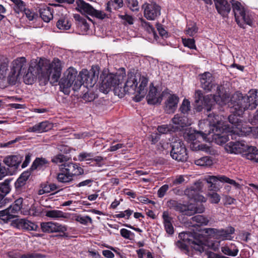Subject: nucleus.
I'll use <instances>...</instances> for the list:
<instances>
[{"instance_id":"obj_1","label":"nucleus","mask_w":258,"mask_h":258,"mask_svg":"<svg viewBox=\"0 0 258 258\" xmlns=\"http://www.w3.org/2000/svg\"><path fill=\"white\" fill-rule=\"evenodd\" d=\"M221 87H217V94L212 97V99L220 105L228 103L232 114H235V117H240L243 113L248 109L252 110L258 106V91L250 90L247 95H243L239 91L235 92L228 101V93H222Z\"/></svg>"},{"instance_id":"obj_2","label":"nucleus","mask_w":258,"mask_h":258,"mask_svg":"<svg viewBox=\"0 0 258 258\" xmlns=\"http://www.w3.org/2000/svg\"><path fill=\"white\" fill-rule=\"evenodd\" d=\"M218 13L223 17H227L231 6L237 24L241 28L244 24L251 26L253 17L251 13L247 11L241 4L235 0H214Z\"/></svg>"},{"instance_id":"obj_3","label":"nucleus","mask_w":258,"mask_h":258,"mask_svg":"<svg viewBox=\"0 0 258 258\" xmlns=\"http://www.w3.org/2000/svg\"><path fill=\"white\" fill-rule=\"evenodd\" d=\"M39 69L40 73L38 75L39 84L44 86L48 81L52 84L57 83L60 78L62 66L60 60L58 58H54L51 63H43L42 67L40 64L37 67V71Z\"/></svg>"},{"instance_id":"obj_4","label":"nucleus","mask_w":258,"mask_h":258,"mask_svg":"<svg viewBox=\"0 0 258 258\" xmlns=\"http://www.w3.org/2000/svg\"><path fill=\"white\" fill-rule=\"evenodd\" d=\"M210 130L201 129L200 131H193L189 132L186 135L187 141L192 144L191 148L192 150H201L206 153L214 155L215 151L212 148L205 144H200V143L204 141L208 136H210Z\"/></svg>"},{"instance_id":"obj_5","label":"nucleus","mask_w":258,"mask_h":258,"mask_svg":"<svg viewBox=\"0 0 258 258\" xmlns=\"http://www.w3.org/2000/svg\"><path fill=\"white\" fill-rule=\"evenodd\" d=\"M228 120L231 124L230 136L232 139L235 135H238L239 137L246 136L252 132L258 138V127H255L252 129L246 123L242 122L238 117H236L235 114L229 115Z\"/></svg>"},{"instance_id":"obj_6","label":"nucleus","mask_w":258,"mask_h":258,"mask_svg":"<svg viewBox=\"0 0 258 258\" xmlns=\"http://www.w3.org/2000/svg\"><path fill=\"white\" fill-rule=\"evenodd\" d=\"M99 70L97 67H93L88 71L83 70L78 76L77 80L74 86V90H78L82 85L86 87H92L96 83L99 75Z\"/></svg>"},{"instance_id":"obj_7","label":"nucleus","mask_w":258,"mask_h":258,"mask_svg":"<svg viewBox=\"0 0 258 258\" xmlns=\"http://www.w3.org/2000/svg\"><path fill=\"white\" fill-rule=\"evenodd\" d=\"M206 109L207 119L206 120L200 121L199 124L200 128L202 130H210V134L212 133V131L214 132L215 130L216 132H218V130L220 131L223 130V122L221 116L214 112L209 113L212 109V106H207Z\"/></svg>"},{"instance_id":"obj_8","label":"nucleus","mask_w":258,"mask_h":258,"mask_svg":"<svg viewBox=\"0 0 258 258\" xmlns=\"http://www.w3.org/2000/svg\"><path fill=\"white\" fill-rule=\"evenodd\" d=\"M77 71L73 67L68 68L63 74L62 78L59 81V85L60 91H62L65 94H69L70 93V88L74 86L75 82L77 80Z\"/></svg>"},{"instance_id":"obj_9","label":"nucleus","mask_w":258,"mask_h":258,"mask_svg":"<svg viewBox=\"0 0 258 258\" xmlns=\"http://www.w3.org/2000/svg\"><path fill=\"white\" fill-rule=\"evenodd\" d=\"M26 68V61L24 57L14 60L11 66V71L8 77V81L10 85L16 84L19 77L22 75Z\"/></svg>"},{"instance_id":"obj_10","label":"nucleus","mask_w":258,"mask_h":258,"mask_svg":"<svg viewBox=\"0 0 258 258\" xmlns=\"http://www.w3.org/2000/svg\"><path fill=\"white\" fill-rule=\"evenodd\" d=\"M76 4V10L83 14L94 16L100 19H103L107 17V15L103 11L95 9L91 5L83 0H77Z\"/></svg>"},{"instance_id":"obj_11","label":"nucleus","mask_w":258,"mask_h":258,"mask_svg":"<svg viewBox=\"0 0 258 258\" xmlns=\"http://www.w3.org/2000/svg\"><path fill=\"white\" fill-rule=\"evenodd\" d=\"M172 149L170 151L171 157L178 161L184 162L188 158L186 149L183 142L180 140L173 142L172 144Z\"/></svg>"},{"instance_id":"obj_12","label":"nucleus","mask_w":258,"mask_h":258,"mask_svg":"<svg viewBox=\"0 0 258 258\" xmlns=\"http://www.w3.org/2000/svg\"><path fill=\"white\" fill-rule=\"evenodd\" d=\"M203 187L202 182L201 181H197L195 183L185 189L184 195L190 200H193L196 202L205 203L206 199L200 194Z\"/></svg>"},{"instance_id":"obj_13","label":"nucleus","mask_w":258,"mask_h":258,"mask_svg":"<svg viewBox=\"0 0 258 258\" xmlns=\"http://www.w3.org/2000/svg\"><path fill=\"white\" fill-rule=\"evenodd\" d=\"M23 199L16 200L14 204L7 209L0 211V219L7 223L11 219L15 217V214L18 213L22 206Z\"/></svg>"},{"instance_id":"obj_14","label":"nucleus","mask_w":258,"mask_h":258,"mask_svg":"<svg viewBox=\"0 0 258 258\" xmlns=\"http://www.w3.org/2000/svg\"><path fill=\"white\" fill-rule=\"evenodd\" d=\"M142 8L144 9V17L148 20H155L161 15V7L156 3H145Z\"/></svg>"},{"instance_id":"obj_15","label":"nucleus","mask_w":258,"mask_h":258,"mask_svg":"<svg viewBox=\"0 0 258 258\" xmlns=\"http://www.w3.org/2000/svg\"><path fill=\"white\" fill-rule=\"evenodd\" d=\"M235 229L231 227H228L225 229L209 228L206 232L210 235H213L215 238L219 240H231V235L234 233Z\"/></svg>"},{"instance_id":"obj_16","label":"nucleus","mask_w":258,"mask_h":258,"mask_svg":"<svg viewBox=\"0 0 258 258\" xmlns=\"http://www.w3.org/2000/svg\"><path fill=\"white\" fill-rule=\"evenodd\" d=\"M206 180L210 184L209 186V190L213 191H218L219 190V187L216 184V182L218 181L221 182L228 183L235 186L238 185V184L234 180L230 179L225 175L208 176L206 178Z\"/></svg>"},{"instance_id":"obj_17","label":"nucleus","mask_w":258,"mask_h":258,"mask_svg":"<svg viewBox=\"0 0 258 258\" xmlns=\"http://www.w3.org/2000/svg\"><path fill=\"white\" fill-rule=\"evenodd\" d=\"M127 80L123 87V92L125 94L138 95V80L139 75L134 73H130L127 75ZM136 101V97H135Z\"/></svg>"},{"instance_id":"obj_18","label":"nucleus","mask_w":258,"mask_h":258,"mask_svg":"<svg viewBox=\"0 0 258 258\" xmlns=\"http://www.w3.org/2000/svg\"><path fill=\"white\" fill-rule=\"evenodd\" d=\"M119 84V80L118 76L113 74H109L103 80L100 89L103 90L104 93H107L111 87H116Z\"/></svg>"},{"instance_id":"obj_19","label":"nucleus","mask_w":258,"mask_h":258,"mask_svg":"<svg viewBox=\"0 0 258 258\" xmlns=\"http://www.w3.org/2000/svg\"><path fill=\"white\" fill-rule=\"evenodd\" d=\"M41 228L42 231L45 233L64 232L67 230L64 226L52 222L41 223Z\"/></svg>"},{"instance_id":"obj_20","label":"nucleus","mask_w":258,"mask_h":258,"mask_svg":"<svg viewBox=\"0 0 258 258\" xmlns=\"http://www.w3.org/2000/svg\"><path fill=\"white\" fill-rule=\"evenodd\" d=\"M60 167L73 178L74 176L81 175L84 173L83 169L77 163H65L61 164Z\"/></svg>"},{"instance_id":"obj_21","label":"nucleus","mask_w":258,"mask_h":258,"mask_svg":"<svg viewBox=\"0 0 258 258\" xmlns=\"http://www.w3.org/2000/svg\"><path fill=\"white\" fill-rule=\"evenodd\" d=\"M189 234L184 235V238L187 240L188 244L190 246V252L192 255L195 254H201L204 251L203 243L202 241L190 238Z\"/></svg>"},{"instance_id":"obj_22","label":"nucleus","mask_w":258,"mask_h":258,"mask_svg":"<svg viewBox=\"0 0 258 258\" xmlns=\"http://www.w3.org/2000/svg\"><path fill=\"white\" fill-rule=\"evenodd\" d=\"M172 122L175 125L174 127L175 128V131L180 130L191 124L190 121L189 120L187 116L182 114H175L172 119Z\"/></svg>"},{"instance_id":"obj_23","label":"nucleus","mask_w":258,"mask_h":258,"mask_svg":"<svg viewBox=\"0 0 258 258\" xmlns=\"http://www.w3.org/2000/svg\"><path fill=\"white\" fill-rule=\"evenodd\" d=\"M245 142L244 141H237L236 142H230L225 146L226 150L233 154H241L243 153L244 145Z\"/></svg>"},{"instance_id":"obj_24","label":"nucleus","mask_w":258,"mask_h":258,"mask_svg":"<svg viewBox=\"0 0 258 258\" xmlns=\"http://www.w3.org/2000/svg\"><path fill=\"white\" fill-rule=\"evenodd\" d=\"M209 96L204 97L202 91L197 90L195 92V103L197 106V109L198 111H201L204 106H212V104L210 103Z\"/></svg>"},{"instance_id":"obj_25","label":"nucleus","mask_w":258,"mask_h":258,"mask_svg":"<svg viewBox=\"0 0 258 258\" xmlns=\"http://www.w3.org/2000/svg\"><path fill=\"white\" fill-rule=\"evenodd\" d=\"M201 87L207 91H211L215 86L213 83V78L211 73L206 72L200 75Z\"/></svg>"},{"instance_id":"obj_26","label":"nucleus","mask_w":258,"mask_h":258,"mask_svg":"<svg viewBox=\"0 0 258 258\" xmlns=\"http://www.w3.org/2000/svg\"><path fill=\"white\" fill-rule=\"evenodd\" d=\"M167 206L171 210H173L180 213L184 214L185 215L188 208V205L182 204L173 199L170 200L167 202Z\"/></svg>"},{"instance_id":"obj_27","label":"nucleus","mask_w":258,"mask_h":258,"mask_svg":"<svg viewBox=\"0 0 258 258\" xmlns=\"http://www.w3.org/2000/svg\"><path fill=\"white\" fill-rule=\"evenodd\" d=\"M163 224L165 230L169 235H172L174 232V227L172 224L173 218L169 215L167 211H164L162 213Z\"/></svg>"},{"instance_id":"obj_28","label":"nucleus","mask_w":258,"mask_h":258,"mask_svg":"<svg viewBox=\"0 0 258 258\" xmlns=\"http://www.w3.org/2000/svg\"><path fill=\"white\" fill-rule=\"evenodd\" d=\"M15 223L17 228L25 230L36 231L38 228L35 223L26 219H18Z\"/></svg>"},{"instance_id":"obj_29","label":"nucleus","mask_w":258,"mask_h":258,"mask_svg":"<svg viewBox=\"0 0 258 258\" xmlns=\"http://www.w3.org/2000/svg\"><path fill=\"white\" fill-rule=\"evenodd\" d=\"M148 103L150 104H155L160 103L162 100V96L158 89L154 86L150 87L149 93L147 95Z\"/></svg>"},{"instance_id":"obj_30","label":"nucleus","mask_w":258,"mask_h":258,"mask_svg":"<svg viewBox=\"0 0 258 258\" xmlns=\"http://www.w3.org/2000/svg\"><path fill=\"white\" fill-rule=\"evenodd\" d=\"M178 101L179 98L176 95H170L165 103V111L166 113H173L177 108Z\"/></svg>"},{"instance_id":"obj_31","label":"nucleus","mask_w":258,"mask_h":258,"mask_svg":"<svg viewBox=\"0 0 258 258\" xmlns=\"http://www.w3.org/2000/svg\"><path fill=\"white\" fill-rule=\"evenodd\" d=\"M140 82V85L138 88V95L136 96V101H140L146 93V86L147 85L148 80L147 78L144 76H139V78Z\"/></svg>"},{"instance_id":"obj_32","label":"nucleus","mask_w":258,"mask_h":258,"mask_svg":"<svg viewBox=\"0 0 258 258\" xmlns=\"http://www.w3.org/2000/svg\"><path fill=\"white\" fill-rule=\"evenodd\" d=\"M37 69L30 66L29 67L27 71L24 72L23 80L26 84H32L36 80L37 77Z\"/></svg>"},{"instance_id":"obj_33","label":"nucleus","mask_w":258,"mask_h":258,"mask_svg":"<svg viewBox=\"0 0 258 258\" xmlns=\"http://www.w3.org/2000/svg\"><path fill=\"white\" fill-rule=\"evenodd\" d=\"M22 160L23 157L20 155H12L5 157L4 162L9 167L17 168Z\"/></svg>"},{"instance_id":"obj_34","label":"nucleus","mask_w":258,"mask_h":258,"mask_svg":"<svg viewBox=\"0 0 258 258\" xmlns=\"http://www.w3.org/2000/svg\"><path fill=\"white\" fill-rule=\"evenodd\" d=\"M49 161L45 158L37 157L33 162L30 170L34 171L35 170H41L48 166Z\"/></svg>"},{"instance_id":"obj_35","label":"nucleus","mask_w":258,"mask_h":258,"mask_svg":"<svg viewBox=\"0 0 258 258\" xmlns=\"http://www.w3.org/2000/svg\"><path fill=\"white\" fill-rule=\"evenodd\" d=\"M222 130L220 131L218 130V132H216V130H215L214 132L212 131V133L211 134H212L211 135L212 139L213 140H214L218 145H223L225 143H226L228 140H229V135H226L224 133H222V134H219L221 132Z\"/></svg>"},{"instance_id":"obj_36","label":"nucleus","mask_w":258,"mask_h":258,"mask_svg":"<svg viewBox=\"0 0 258 258\" xmlns=\"http://www.w3.org/2000/svg\"><path fill=\"white\" fill-rule=\"evenodd\" d=\"M242 155L246 159L253 160L258 154V149L256 147L252 146H249L246 142L244 145L243 153Z\"/></svg>"},{"instance_id":"obj_37","label":"nucleus","mask_w":258,"mask_h":258,"mask_svg":"<svg viewBox=\"0 0 258 258\" xmlns=\"http://www.w3.org/2000/svg\"><path fill=\"white\" fill-rule=\"evenodd\" d=\"M50 128L51 125L48 121H43L30 127L29 131L34 133H42L47 132Z\"/></svg>"},{"instance_id":"obj_38","label":"nucleus","mask_w":258,"mask_h":258,"mask_svg":"<svg viewBox=\"0 0 258 258\" xmlns=\"http://www.w3.org/2000/svg\"><path fill=\"white\" fill-rule=\"evenodd\" d=\"M205 208L202 204H189L187 212L186 213L187 216H191L196 213H202L205 211Z\"/></svg>"},{"instance_id":"obj_39","label":"nucleus","mask_w":258,"mask_h":258,"mask_svg":"<svg viewBox=\"0 0 258 258\" xmlns=\"http://www.w3.org/2000/svg\"><path fill=\"white\" fill-rule=\"evenodd\" d=\"M190 220L191 223L193 224V226L194 227L196 226H206L209 222V220L207 217L201 215H197L192 217Z\"/></svg>"},{"instance_id":"obj_40","label":"nucleus","mask_w":258,"mask_h":258,"mask_svg":"<svg viewBox=\"0 0 258 258\" xmlns=\"http://www.w3.org/2000/svg\"><path fill=\"white\" fill-rule=\"evenodd\" d=\"M60 172L57 174L56 179L58 182L67 184L71 182L73 178L60 167Z\"/></svg>"},{"instance_id":"obj_41","label":"nucleus","mask_w":258,"mask_h":258,"mask_svg":"<svg viewBox=\"0 0 258 258\" xmlns=\"http://www.w3.org/2000/svg\"><path fill=\"white\" fill-rule=\"evenodd\" d=\"M222 252L225 255L235 256L237 255L239 250L234 244L225 245L221 247Z\"/></svg>"},{"instance_id":"obj_42","label":"nucleus","mask_w":258,"mask_h":258,"mask_svg":"<svg viewBox=\"0 0 258 258\" xmlns=\"http://www.w3.org/2000/svg\"><path fill=\"white\" fill-rule=\"evenodd\" d=\"M74 17L78 22V26L83 32H86L89 29L90 26L86 18L79 14L74 15Z\"/></svg>"},{"instance_id":"obj_43","label":"nucleus","mask_w":258,"mask_h":258,"mask_svg":"<svg viewBox=\"0 0 258 258\" xmlns=\"http://www.w3.org/2000/svg\"><path fill=\"white\" fill-rule=\"evenodd\" d=\"M30 175L31 173L29 171L23 172L15 182V188L18 189L24 186Z\"/></svg>"},{"instance_id":"obj_44","label":"nucleus","mask_w":258,"mask_h":258,"mask_svg":"<svg viewBox=\"0 0 258 258\" xmlns=\"http://www.w3.org/2000/svg\"><path fill=\"white\" fill-rule=\"evenodd\" d=\"M39 13L40 17L45 22H49L53 18L51 8L50 7L40 8Z\"/></svg>"},{"instance_id":"obj_45","label":"nucleus","mask_w":258,"mask_h":258,"mask_svg":"<svg viewBox=\"0 0 258 258\" xmlns=\"http://www.w3.org/2000/svg\"><path fill=\"white\" fill-rule=\"evenodd\" d=\"M183 241H177L176 243L177 246L180 248L181 250L184 251L185 254L188 256H192V253L190 252V246L187 245L186 243L188 244V241L184 238V235L189 234L188 233H183Z\"/></svg>"},{"instance_id":"obj_46","label":"nucleus","mask_w":258,"mask_h":258,"mask_svg":"<svg viewBox=\"0 0 258 258\" xmlns=\"http://www.w3.org/2000/svg\"><path fill=\"white\" fill-rule=\"evenodd\" d=\"M45 216L47 217L54 219H57L60 218H66L67 217V213L57 210L46 211L45 212Z\"/></svg>"},{"instance_id":"obj_47","label":"nucleus","mask_w":258,"mask_h":258,"mask_svg":"<svg viewBox=\"0 0 258 258\" xmlns=\"http://www.w3.org/2000/svg\"><path fill=\"white\" fill-rule=\"evenodd\" d=\"M198 31V28L195 23L192 21H189L187 23L186 29L185 30L186 34L193 36Z\"/></svg>"},{"instance_id":"obj_48","label":"nucleus","mask_w":258,"mask_h":258,"mask_svg":"<svg viewBox=\"0 0 258 258\" xmlns=\"http://www.w3.org/2000/svg\"><path fill=\"white\" fill-rule=\"evenodd\" d=\"M14 3L13 9L14 11L17 13H23L26 9V5L22 0H11Z\"/></svg>"},{"instance_id":"obj_49","label":"nucleus","mask_w":258,"mask_h":258,"mask_svg":"<svg viewBox=\"0 0 258 258\" xmlns=\"http://www.w3.org/2000/svg\"><path fill=\"white\" fill-rule=\"evenodd\" d=\"M56 26L60 30H67L71 28V24L67 19L61 18L57 22Z\"/></svg>"},{"instance_id":"obj_50","label":"nucleus","mask_w":258,"mask_h":258,"mask_svg":"<svg viewBox=\"0 0 258 258\" xmlns=\"http://www.w3.org/2000/svg\"><path fill=\"white\" fill-rule=\"evenodd\" d=\"M157 130L160 134H166L175 132V128L173 124H162L158 126Z\"/></svg>"},{"instance_id":"obj_51","label":"nucleus","mask_w":258,"mask_h":258,"mask_svg":"<svg viewBox=\"0 0 258 258\" xmlns=\"http://www.w3.org/2000/svg\"><path fill=\"white\" fill-rule=\"evenodd\" d=\"M195 163L198 166H206L212 165L213 161L210 157L205 156L196 160Z\"/></svg>"},{"instance_id":"obj_52","label":"nucleus","mask_w":258,"mask_h":258,"mask_svg":"<svg viewBox=\"0 0 258 258\" xmlns=\"http://www.w3.org/2000/svg\"><path fill=\"white\" fill-rule=\"evenodd\" d=\"M11 181V180L6 179L4 182L0 183V192L3 197L10 192L11 188L9 184Z\"/></svg>"},{"instance_id":"obj_53","label":"nucleus","mask_w":258,"mask_h":258,"mask_svg":"<svg viewBox=\"0 0 258 258\" xmlns=\"http://www.w3.org/2000/svg\"><path fill=\"white\" fill-rule=\"evenodd\" d=\"M141 26L145 28L146 30L150 33H153L155 38L157 35L155 30L154 27L150 25V23L147 22L143 18L140 19Z\"/></svg>"},{"instance_id":"obj_54","label":"nucleus","mask_w":258,"mask_h":258,"mask_svg":"<svg viewBox=\"0 0 258 258\" xmlns=\"http://www.w3.org/2000/svg\"><path fill=\"white\" fill-rule=\"evenodd\" d=\"M190 102L188 100L184 99L183 100L182 103L179 108V110L181 111V113L183 115L187 114L190 110Z\"/></svg>"},{"instance_id":"obj_55","label":"nucleus","mask_w":258,"mask_h":258,"mask_svg":"<svg viewBox=\"0 0 258 258\" xmlns=\"http://www.w3.org/2000/svg\"><path fill=\"white\" fill-rule=\"evenodd\" d=\"M134 211L130 209H127L124 211L120 212L119 214H115L113 216L114 218H124L126 219H128L130 216L132 215Z\"/></svg>"},{"instance_id":"obj_56","label":"nucleus","mask_w":258,"mask_h":258,"mask_svg":"<svg viewBox=\"0 0 258 258\" xmlns=\"http://www.w3.org/2000/svg\"><path fill=\"white\" fill-rule=\"evenodd\" d=\"M75 220L85 225H87L88 223H92V220L89 216H82L81 215H77L76 217Z\"/></svg>"},{"instance_id":"obj_57","label":"nucleus","mask_w":258,"mask_h":258,"mask_svg":"<svg viewBox=\"0 0 258 258\" xmlns=\"http://www.w3.org/2000/svg\"><path fill=\"white\" fill-rule=\"evenodd\" d=\"M127 7L132 11H138L139 6L137 0H126Z\"/></svg>"},{"instance_id":"obj_58","label":"nucleus","mask_w":258,"mask_h":258,"mask_svg":"<svg viewBox=\"0 0 258 258\" xmlns=\"http://www.w3.org/2000/svg\"><path fill=\"white\" fill-rule=\"evenodd\" d=\"M93 156L92 153L82 152L78 155V159L80 161H91Z\"/></svg>"},{"instance_id":"obj_59","label":"nucleus","mask_w":258,"mask_h":258,"mask_svg":"<svg viewBox=\"0 0 258 258\" xmlns=\"http://www.w3.org/2000/svg\"><path fill=\"white\" fill-rule=\"evenodd\" d=\"M8 62L6 61L0 62V79L5 77L8 70Z\"/></svg>"},{"instance_id":"obj_60","label":"nucleus","mask_w":258,"mask_h":258,"mask_svg":"<svg viewBox=\"0 0 258 258\" xmlns=\"http://www.w3.org/2000/svg\"><path fill=\"white\" fill-rule=\"evenodd\" d=\"M68 157L61 154H59L54 156L51 160L52 162L56 164L61 163L67 161Z\"/></svg>"},{"instance_id":"obj_61","label":"nucleus","mask_w":258,"mask_h":258,"mask_svg":"<svg viewBox=\"0 0 258 258\" xmlns=\"http://www.w3.org/2000/svg\"><path fill=\"white\" fill-rule=\"evenodd\" d=\"M58 189V186L54 183H50L46 185L43 188V192L49 193L51 191H54Z\"/></svg>"},{"instance_id":"obj_62","label":"nucleus","mask_w":258,"mask_h":258,"mask_svg":"<svg viewBox=\"0 0 258 258\" xmlns=\"http://www.w3.org/2000/svg\"><path fill=\"white\" fill-rule=\"evenodd\" d=\"M184 45L190 49L196 48L195 41L192 38L182 39Z\"/></svg>"},{"instance_id":"obj_63","label":"nucleus","mask_w":258,"mask_h":258,"mask_svg":"<svg viewBox=\"0 0 258 258\" xmlns=\"http://www.w3.org/2000/svg\"><path fill=\"white\" fill-rule=\"evenodd\" d=\"M119 17L124 21L125 24H126V23L129 25H132L134 24V19L132 16L125 14L124 15H119Z\"/></svg>"},{"instance_id":"obj_64","label":"nucleus","mask_w":258,"mask_h":258,"mask_svg":"<svg viewBox=\"0 0 258 258\" xmlns=\"http://www.w3.org/2000/svg\"><path fill=\"white\" fill-rule=\"evenodd\" d=\"M169 189L168 184H164L158 190L157 194L159 198H163Z\"/></svg>"}]
</instances>
